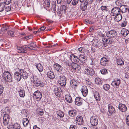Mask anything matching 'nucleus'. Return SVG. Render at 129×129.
I'll return each instance as SVG.
<instances>
[{
    "label": "nucleus",
    "mask_w": 129,
    "mask_h": 129,
    "mask_svg": "<svg viewBox=\"0 0 129 129\" xmlns=\"http://www.w3.org/2000/svg\"><path fill=\"white\" fill-rule=\"evenodd\" d=\"M69 115L71 117H74L77 115V111L74 109H72L69 111Z\"/></svg>",
    "instance_id": "obj_24"
},
{
    "label": "nucleus",
    "mask_w": 129,
    "mask_h": 129,
    "mask_svg": "<svg viewBox=\"0 0 129 129\" xmlns=\"http://www.w3.org/2000/svg\"><path fill=\"white\" fill-rule=\"evenodd\" d=\"M21 75L20 70L18 72H16L15 73L14 76L15 79L17 81H19L21 79L22 77Z\"/></svg>",
    "instance_id": "obj_11"
},
{
    "label": "nucleus",
    "mask_w": 129,
    "mask_h": 129,
    "mask_svg": "<svg viewBox=\"0 0 129 129\" xmlns=\"http://www.w3.org/2000/svg\"><path fill=\"white\" fill-rule=\"evenodd\" d=\"M94 96L96 100L97 101H99L101 98L98 92L95 91L94 93Z\"/></svg>",
    "instance_id": "obj_30"
},
{
    "label": "nucleus",
    "mask_w": 129,
    "mask_h": 129,
    "mask_svg": "<svg viewBox=\"0 0 129 129\" xmlns=\"http://www.w3.org/2000/svg\"><path fill=\"white\" fill-rule=\"evenodd\" d=\"M10 119V117L8 115L5 114L4 115L3 121L5 125H6L8 124Z\"/></svg>",
    "instance_id": "obj_18"
},
{
    "label": "nucleus",
    "mask_w": 129,
    "mask_h": 129,
    "mask_svg": "<svg viewBox=\"0 0 129 129\" xmlns=\"http://www.w3.org/2000/svg\"><path fill=\"white\" fill-rule=\"evenodd\" d=\"M5 7V10L7 12L10 11L11 10V7L10 6H8V5H6Z\"/></svg>",
    "instance_id": "obj_52"
},
{
    "label": "nucleus",
    "mask_w": 129,
    "mask_h": 129,
    "mask_svg": "<svg viewBox=\"0 0 129 129\" xmlns=\"http://www.w3.org/2000/svg\"><path fill=\"white\" fill-rule=\"evenodd\" d=\"M121 0H118L116 2V4L117 5L119 6L121 5V3H120Z\"/></svg>",
    "instance_id": "obj_60"
},
{
    "label": "nucleus",
    "mask_w": 129,
    "mask_h": 129,
    "mask_svg": "<svg viewBox=\"0 0 129 129\" xmlns=\"http://www.w3.org/2000/svg\"><path fill=\"white\" fill-rule=\"evenodd\" d=\"M117 64L119 65H122L124 64V61L121 58H119L117 59Z\"/></svg>",
    "instance_id": "obj_42"
},
{
    "label": "nucleus",
    "mask_w": 129,
    "mask_h": 129,
    "mask_svg": "<svg viewBox=\"0 0 129 129\" xmlns=\"http://www.w3.org/2000/svg\"><path fill=\"white\" fill-rule=\"evenodd\" d=\"M117 35V33L115 30H111L107 32L106 33L107 36L110 38H113Z\"/></svg>",
    "instance_id": "obj_9"
},
{
    "label": "nucleus",
    "mask_w": 129,
    "mask_h": 129,
    "mask_svg": "<svg viewBox=\"0 0 129 129\" xmlns=\"http://www.w3.org/2000/svg\"><path fill=\"white\" fill-rule=\"evenodd\" d=\"M19 94V95L21 97L23 98L25 96V91L22 88L20 89L18 91Z\"/></svg>",
    "instance_id": "obj_36"
},
{
    "label": "nucleus",
    "mask_w": 129,
    "mask_h": 129,
    "mask_svg": "<svg viewBox=\"0 0 129 129\" xmlns=\"http://www.w3.org/2000/svg\"><path fill=\"white\" fill-rule=\"evenodd\" d=\"M50 0H46L45 2V6L49 7L50 6Z\"/></svg>",
    "instance_id": "obj_47"
},
{
    "label": "nucleus",
    "mask_w": 129,
    "mask_h": 129,
    "mask_svg": "<svg viewBox=\"0 0 129 129\" xmlns=\"http://www.w3.org/2000/svg\"><path fill=\"white\" fill-rule=\"evenodd\" d=\"M120 13L119 8L115 7L113 8L111 10V14L112 15L115 16L118 15Z\"/></svg>",
    "instance_id": "obj_7"
},
{
    "label": "nucleus",
    "mask_w": 129,
    "mask_h": 129,
    "mask_svg": "<svg viewBox=\"0 0 129 129\" xmlns=\"http://www.w3.org/2000/svg\"><path fill=\"white\" fill-rule=\"evenodd\" d=\"M22 121L24 126L25 127L27 126L29 122L28 119L27 118H24Z\"/></svg>",
    "instance_id": "obj_41"
},
{
    "label": "nucleus",
    "mask_w": 129,
    "mask_h": 129,
    "mask_svg": "<svg viewBox=\"0 0 129 129\" xmlns=\"http://www.w3.org/2000/svg\"><path fill=\"white\" fill-rule=\"evenodd\" d=\"M14 129H22L20 127L19 124L18 123H15L13 125Z\"/></svg>",
    "instance_id": "obj_44"
},
{
    "label": "nucleus",
    "mask_w": 129,
    "mask_h": 129,
    "mask_svg": "<svg viewBox=\"0 0 129 129\" xmlns=\"http://www.w3.org/2000/svg\"><path fill=\"white\" fill-rule=\"evenodd\" d=\"M101 73L103 74H105L107 73V70L105 69H103L100 70Z\"/></svg>",
    "instance_id": "obj_51"
},
{
    "label": "nucleus",
    "mask_w": 129,
    "mask_h": 129,
    "mask_svg": "<svg viewBox=\"0 0 129 129\" xmlns=\"http://www.w3.org/2000/svg\"><path fill=\"white\" fill-rule=\"evenodd\" d=\"M76 127L75 126L73 125H70V129H76Z\"/></svg>",
    "instance_id": "obj_64"
},
{
    "label": "nucleus",
    "mask_w": 129,
    "mask_h": 129,
    "mask_svg": "<svg viewBox=\"0 0 129 129\" xmlns=\"http://www.w3.org/2000/svg\"><path fill=\"white\" fill-rule=\"evenodd\" d=\"M76 121L78 124H81L83 122V120L82 117L80 116H77L76 119Z\"/></svg>",
    "instance_id": "obj_21"
},
{
    "label": "nucleus",
    "mask_w": 129,
    "mask_h": 129,
    "mask_svg": "<svg viewBox=\"0 0 129 129\" xmlns=\"http://www.w3.org/2000/svg\"><path fill=\"white\" fill-rule=\"evenodd\" d=\"M54 69L57 72H61L62 70V67L58 63H55L53 66Z\"/></svg>",
    "instance_id": "obj_17"
},
{
    "label": "nucleus",
    "mask_w": 129,
    "mask_h": 129,
    "mask_svg": "<svg viewBox=\"0 0 129 129\" xmlns=\"http://www.w3.org/2000/svg\"><path fill=\"white\" fill-rule=\"evenodd\" d=\"M93 0H79L80 2H84L81 4L80 8L82 11H85L87 9V6L91 4Z\"/></svg>",
    "instance_id": "obj_2"
},
{
    "label": "nucleus",
    "mask_w": 129,
    "mask_h": 129,
    "mask_svg": "<svg viewBox=\"0 0 129 129\" xmlns=\"http://www.w3.org/2000/svg\"><path fill=\"white\" fill-rule=\"evenodd\" d=\"M63 61L66 64L68 65L69 66H70L71 64V62L66 59H64Z\"/></svg>",
    "instance_id": "obj_48"
},
{
    "label": "nucleus",
    "mask_w": 129,
    "mask_h": 129,
    "mask_svg": "<svg viewBox=\"0 0 129 129\" xmlns=\"http://www.w3.org/2000/svg\"><path fill=\"white\" fill-rule=\"evenodd\" d=\"M81 92L84 96H86L88 93L87 88L86 86H83L81 90Z\"/></svg>",
    "instance_id": "obj_23"
},
{
    "label": "nucleus",
    "mask_w": 129,
    "mask_h": 129,
    "mask_svg": "<svg viewBox=\"0 0 129 129\" xmlns=\"http://www.w3.org/2000/svg\"><path fill=\"white\" fill-rule=\"evenodd\" d=\"M47 76L51 79H53L55 77V75L53 72L51 71L48 72L47 74Z\"/></svg>",
    "instance_id": "obj_32"
},
{
    "label": "nucleus",
    "mask_w": 129,
    "mask_h": 129,
    "mask_svg": "<svg viewBox=\"0 0 129 129\" xmlns=\"http://www.w3.org/2000/svg\"><path fill=\"white\" fill-rule=\"evenodd\" d=\"M79 59H80L79 63L81 65V67L83 68V67H87V65L84 61L85 59V56L80 54L79 56Z\"/></svg>",
    "instance_id": "obj_6"
},
{
    "label": "nucleus",
    "mask_w": 129,
    "mask_h": 129,
    "mask_svg": "<svg viewBox=\"0 0 129 129\" xmlns=\"http://www.w3.org/2000/svg\"><path fill=\"white\" fill-rule=\"evenodd\" d=\"M126 25V21H123L121 23V26L122 27H124Z\"/></svg>",
    "instance_id": "obj_63"
},
{
    "label": "nucleus",
    "mask_w": 129,
    "mask_h": 129,
    "mask_svg": "<svg viewBox=\"0 0 129 129\" xmlns=\"http://www.w3.org/2000/svg\"><path fill=\"white\" fill-rule=\"evenodd\" d=\"M120 12L124 13L127 11V8L125 6H121L119 8Z\"/></svg>",
    "instance_id": "obj_31"
},
{
    "label": "nucleus",
    "mask_w": 129,
    "mask_h": 129,
    "mask_svg": "<svg viewBox=\"0 0 129 129\" xmlns=\"http://www.w3.org/2000/svg\"><path fill=\"white\" fill-rule=\"evenodd\" d=\"M80 67V66H78L77 63L73 62L71 64V70L73 72L77 71L80 70L79 67Z\"/></svg>",
    "instance_id": "obj_15"
},
{
    "label": "nucleus",
    "mask_w": 129,
    "mask_h": 129,
    "mask_svg": "<svg viewBox=\"0 0 129 129\" xmlns=\"http://www.w3.org/2000/svg\"><path fill=\"white\" fill-rule=\"evenodd\" d=\"M66 79L65 76H61L59 77L58 82L59 84L62 86H64L66 84Z\"/></svg>",
    "instance_id": "obj_5"
},
{
    "label": "nucleus",
    "mask_w": 129,
    "mask_h": 129,
    "mask_svg": "<svg viewBox=\"0 0 129 129\" xmlns=\"http://www.w3.org/2000/svg\"><path fill=\"white\" fill-rule=\"evenodd\" d=\"M8 35L11 37H14V36L13 32L11 31H10L8 32Z\"/></svg>",
    "instance_id": "obj_54"
},
{
    "label": "nucleus",
    "mask_w": 129,
    "mask_h": 129,
    "mask_svg": "<svg viewBox=\"0 0 129 129\" xmlns=\"http://www.w3.org/2000/svg\"><path fill=\"white\" fill-rule=\"evenodd\" d=\"M91 65L92 68H93L95 66V61L94 59H91Z\"/></svg>",
    "instance_id": "obj_56"
},
{
    "label": "nucleus",
    "mask_w": 129,
    "mask_h": 129,
    "mask_svg": "<svg viewBox=\"0 0 129 129\" xmlns=\"http://www.w3.org/2000/svg\"><path fill=\"white\" fill-rule=\"evenodd\" d=\"M33 38V36L31 35L28 36H26L24 37V38L26 40H28L30 39H31Z\"/></svg>",
    "instance_id": "obj_62"
},
{
    "label": "nucleus",
    "mask_w": 129,
    "mask_h": 129,
    "mask_svg": "<svg viewBox=\"0 0 129 129\" xmlns=\"http://www.w3.org/2000/svg\"><path fill=\"white\" fill-rule=\"evenodd\" d=\"M31 78V81L35 86L42 87L44 86L45 83L41 81H40L36 76L33 75Z\"/></svg>",
    "instance_id": "obj_1"
},
{
    "label": "nucleus",
    "mask_w": 129,
    "mask_h": 129,
    "mask_svg": "<svg viewBox=\"0 0 129 129\" xmlns=\"http://www.w3.org/2000/svg\"><path fill=\"white\" fill-rule=\"evenodd\" d=\"M95 83L97 84H101L102 81L99 78H96L95 79Z\"/></svg>",
    "instance_id": "obj_43"
},
{
    "label": "nucleus",
    "mask_w": 129,
    "mask_h": 129,
    "mask_svg": "<svg viewBox=\"0 0 129 129\" xmlns=\"http://www.w3.org/2000/svg\"><path fill=\"white\" fill-rule=\"evenodd\" d=\"M26 48H29L31 50H36V46L34 43H31L28 46H26Z\"/></svg>",
    "instance_id": "obj_26"
},
{
    "label": "nucleus",
    "mask_w": 129,
    "mask_h": 129,
    "mask_svg": "<svg viewBox=\"0 0 129 129\" xmlns=\"http://www.w3.org/2000/svg\"><path fill=\"white\" fill-rule=\"evenodd\" d=\"M126 124L128 125H129V116H127L126 120Z\"/></svg>",
    "instance_id": "obj_61"
},
{
    "label": "nucleus",
    "mask_w": 129,
    "mask_h": 129,
    "mask_svg": "<svg viewBox=\"0 0 129 129\" xmlns=\"http://www.w3.org/2000/svg\"><path fill=\"white\" fill-rule=\"evenodd\" d=\"M34 95L35 96L34 97H35L37 101L40 100L42 97V93L38 90L35 92L34 93Z\"/></svg>",
    "instance_id": "obj_12"
},
{
    "label": "nucleus",
    "mask_w": 129,
    "mask_h": 129,
    "mask_svg": "<svg viewBox=\"0 0 129 129\" xmlns=\"http://www.w3.org/2000/svg\"><path fill=\"white\" fill-rule=\"evenodd\" d=\"M4 89L3 86L0 84V95L1 94L3 93Z\"/></svg>",
    "instance_id": "obj_58"
},
{
    "label": "nucleus",
    "mask_w": 129,
    "mask_h": 129,
    "mask_svg": "<svg viewBox=\"0 0 129 129\" xmlns=\"http://www.w3.org/2000/svg\"><path fill=\"white\" fill-rule=\"evenodd\" d=\"M70 58L71 61L73 62H79L80 59H79V57L74 54L71 55Z\"/></svg>",
    "instance_id": "obj_13"
},
{
    "label": "nucleus",
    "mask_w": 129,
    "mask_h": 129,
    "mask_svg": "<svg viewBox=\"0 0 129 129\" xmlns=\"http://www.w3.org/2000/svg\"><path fill=\"white\" fill-rule=\"evenodd\" d=\"M26 46H25V47L23 46L22 47H18L17 46V49L18 50V53H25L26 52Z\"/></svg>",
    "instance_id": "obj_16"
},
{
    "label": "nucleus",
    "mask_w": 129,
    "mask_h": 129,
    "mask_svg": "<svg viewBox=\"0 0 129 129\" xmlns=\"http://www.w3.org/2000/svg\"><path fill=\"white\" fill-rule=\"evenodd\" d=\"M118 109L121 111L122 112H125L127 109V107L125 105L121 103L119 104Z\"/></svg>",
    "instance_id": "obj_14"
},
{
    "label": "nucleus",
    "mask_w": 129,
    "mask_h": 129,
    "mask_svg": "<svg viewBox=\"0 0 129 129\" xmlns=\"http://www.w3.org/2000/svg\"><path fill=\"white\" fill-rule=\"evenodd\" d=\"M70 84L71 87L75 88L77 86V82L74 80H72L71 81Z\"/></svg>",
    "instance_id": "obj_37"
},
{
    "label": "nucleus",
    "mask_w": 129,
    "mask_h": 129,
    "mask_svg": "<svg viewBox=\"0 0 129 129\" xmlns=\"http://www.w3.org/2000/svg\"><path fill=\"white\" fill-rule=\"evenodd\" d=\"M79 0H73L72 2V4L73 5H76L78 2Z\"/></svg>",
    "instance_id": "obj_55"
},
{
    "label": "nucleus",
    "mask_w": 129,
    "mask_h": 129,
    "mask_svg": "<svg viewBox=\"0 0 129 129\" xmlns=\"http://www.w3.org/2000/svg\"><path fill=\"white\" fill-rule=\"evenodd\" d=\"M96 15L100 16H103V15H102V12L101 10L99 9L97 12L96 13Z\"/></svg>",
    "instance_id": "obj_50"
},
{
    "label": "nucleus",
    "mask_w": 129,
    "mask_h": 129,
    "mask_svg": "<svg viewBox=\"0 0 129 129\" xmlns=\"http://www.w3.org/2000/svg\"><path fill=\"white\" fill-rule=\"evenodd\" d=\"M6 5L3 2L0 3V12H2L4 10Z\"/></svg>",
    "instance_id": "obj_39"
},
{
    "label": "nucleus",
    "mask_w": 129,
    "mask_h": 129,
    "mask_svg": "<svg viewBox=\"0 0 129 129\" xmlns=\"http://www.w3.org/2000/svg\"><path fill=\"white\" fill-rule=\"evenodd\" d=\"M111 19L109 15H107L105 16V18L104 19V22H107L108 21L110 22Z\"/></svg>",
    "instance_id": "obj_40"
},
{
    "label": "nucleus",
    "mask_w": 129,
    "mask_h": 129,
    "mask_svg": "<svg viewBox=\"0 0 129 129\" xmlns=\"http://www.w3.org/2000/svg\"><path fill=\"white\" fill-rule=\"evenodd\" d=\"M56 113L58 118H62L63 117L64 115V113L60 110L57 111Z\"/></svg>",
    "instance_id": "obj_34"
},
{
    "label": "nucleus",
    "mask_w": 129,
    "mask_h": 129,
    "mask_svg": "<svg viewBox=\"0 0 129 129\" xmlns=\"http://www.w3.org/2000/svg\"><path fill=\"white\" fill-rule=\"evenodd\" d=\"M65 97L66 101L68 103H70L72 102V97L69 93L66 94Z\"/></svg>",
    "instance_id": "obj_25"
},
{
    "label": "nucleus",
    "mask_w": 129,
    "mask_h": 129,
    "mask_svg": "<svg viewBox=\"0 0 129 129\" xmlns=\"http://www.w3.org/2000/svg\"><path fill=\"white\" fill-rule=\"evenodd\" d=\"M101 10L103 11L104 12H108V9L106 6H102L101 7Z\"/></svg>",
    "instance_id": "obj_45"
},
{
    "label": "nucleus",
    "mask_w": 129,
    "mask_h": 129,
    "mask_svg": "<svg viewBox=\"0 0 129 129\" xmlns=\"http://www.w3.org/2000/svg\"><path fill=\"white\" fill-rule=\"evenodd\" d=\"M11 0H4V2H3L6 5H8L11 2Z\"/></svg>",
    "instance_id": "obj_57"
},
{
    "label": "nucleus",
    "mask_w": 129,
    "mask_h": 129,
    "mask_svg": "<svg viewBox=\"0 0 129 129\" xmlns=\"http://www.w3.org/2000/svg\"><path fill=\"white\" fill-rule=\"evenodd\" d=\"M51 4V6L52 8H53L54 9H55L56 6L55 2L52 1Z\"/></svg>",
    "instance_id": "obj_49"
},
{
    "label": "nucleus",
    "mask_w": 129,
    "mask_h": 129,
    "mask_svg": "<svg viewBox=\"0 0 129 129\" xmlns=\"http://www.w3.org/2000/svg\"><path fill=\"white\" fill-rule=\"evenodd\" d=\"M120 83L121 81L119 79H115L112 81L111 84L115 87L117 88L119 87Z\"/></svg>",
    "instance_id": "obj_10"
},
{
    "label": "nucleus",
    "mask_w": 129,
    "mask_h": 129,
    "mask_svg": "<svg viewBox=\"0 0 129 129\" xmlns=\"http://www.w3.org/2000/svg\"><path fill=\"white\" fill-rule=\"evenodd\" d=\"M109 112L110 113H114L115 112L114 108L111 105L109 104L108 105Z\"/></svg>",
    "instance_id": "obj_27"
},
{
    "label": "nucleus",
    "mask_w": 129,
    "mask_h": 129,
    "mask_svg": "<svg viewBox=\"0 0 129 129\" xmlns=\"http://www.w3.org/2000/svg\"><path fill=\"white\" fill-rule=\"evenodd\" d=\"M83 103V101L82 99L79 97H77L75 101V105L78 106L81 105Z\"/></svg>",
    "instance_id": "obj_22"
},
{
    "label": "nucleus",
    "mask_w": 129,
    "mask_h": 129,
    "mask_svg": "<svg viewBox=\"0 0 129 129\" xmlns=\"http://www.w3.org/2000/svg\"><path fill=\"white\" fill-rule=\"evenodd\" d=\"M115 16V19L117 22L120 20L122 18V15L120 14V13L119 14Z\"/></svg>",
    "instance_id": "obj_38"
},
{
    "label": "nucleus",
    "mask_w": 129,
    "mask_h": 129,
    "mask_svg": "<svg viewBox=\"0 0 129 129\" xmlns=\"http://www.w3.org/2000/svg\"><path fill=\"white\" fill-rule=\"evenodd\" d=\"M86 67H83V68L81 67L84 70V73L86 74L89 77L92 76L94 73V72L93 70L91 68H87Z\"/></svg>",
    "instance_id": "obj_4"
},
{
    "label": "nucleus",
    "mask_w": 129,
    "mask_h": 129,
    "mask_svg": "<svg viewBox=\"0 0 129 129\" xmlns=\"http://www.w3.org/2000/svg\"><path fill=\"white\" fill-rule=\"evenodd\" d=\"M62 91L60 87H57L54 88V92L55 95L57 96H59L61 94Z\"/></svg>",
    "instance_id": "obj_19"
},
{
    "label": "nucleus",
    "mask_w": 129,
    "mask_h": 129,
    "mask_svg": "<svg viewBox=\"0 0 129 129\" xmlns=\"http://www.w3.org/2000/svg\"><path fill=\"white\" fill-rule=\"evenodd\" d=\"M2 76L4 80L7 82H10L13 81L12 76L8 71H5L3 73Z\"/></svg>",
    "instance_id": "obj_3"
},
{
    "label": "nucleus",
    "mask_w": 129,
    "mask_h": 129,
    "mask_svg": "<svg viewBox=\"0 0 129 129\" xmlns=\"http://www.w3.org/2000/svg\"><path fill=\"white\" fill-rule=\"evenodd\" d=\"M129 33V31L126 29H123L121 30V34L124 37L126 36Z\"/></svg>",
    "instance_id": "obj_33"
},
{
    "label": "nucleus",
    "mask_w": 129,
    "mask_h": 129,
    "mask_svg": "<svg viewBox=\"0 0 129 129\" xmlns=\"http://www.w3.org/2000/svg\"><path fill=\"white\" fill-rule=\"evenodd\" d=\"M108 60L106 58L104 57L101 58V65L103 66H106V64L108 63Z\"/></svg>",
    "instance_id": "obj_29"
},
{
    "label": "nucleus",
    "mask_w": 129,
    "mask_h": 129,
    "mask_svg": "<svg viewBox=\"0 0 129 129\" xmlns=\"http://www.w3.org/2000/svg\"><path fill=\"white\" fill-rule=\"evenodd\" d=\"M99 41H98L97 40H94L92 41V45L95 47H96L98 46L99 45H101L103 47H105L107 45L106 44H103V45L102 44H101L100 43H99Z\"/></svg>",
    "instance_id": "obj_20"
},
{
    "label": "nucleus",
    "mask_w": 129,
    "mask_h": 129,
    "mask_svg": "<svg viewBox=\"0 0 129 129\" xmlns=\"http://www.w3.org/2000/svg\"><path fill=\"white\" fill-rule=\"evenodd\" d=\"M85 23L87 24H91L93 23L92 22L88 19L85 20Z\"/></svg>",
    "instance_id": "obj_53"
},
{
    "label": "nucleus",
    "mask_w": 129,
    "mask_h": 129,
    "mask_svg": "<svg viewBox=\"0 0 129 129\" xmlns=\"http://www.w3.org/2000/svg\"><path fill=\"white\" fill-rule=\"evenodd\" d=\"M20 70L21 77L24 79H26L28 78L27 73L22 69Z\"/></svg>",
    "instance_id": "obj_28"
},
{
    "label": "nucleus",
    "mask_w": 129,
    "mask_h": 129,
    "mask_svg": "<svg viewBox=\"0 0 129 129\" xmlns=\"http://www.w3.org/2000/svg\"><path fill=\"white\" fill-rule=\"evenodd\" d=\"M90 122L92 125L96 126L98 123V120L97 117L94 116H92L90 118Z\"/></svg>",
    "instance_id": "obj_8"
},
{
    "label": "nucleus",
    "mask_w": 129,
    "mask_h": 129,
    "mask_svg": "<svg viewBox=\"0 0 129 129\" xmlns=\"http://www.w3.org/2000/svg\"><path fill=\"white\" fill-rule=\"evenodd\" d=\"M113 42V41L111 39H107V43L109 44H111Z\"/></svg>",
    "instance_id": "obj_59"
},
{
    "label": "nucleus",
    "mask_w": 129,
    "mask_h": 129,
    "mask_svg": "<svg viewBox=\"0 0 129 129\" xmlns=\"http://www.w3.org/2000/svg\"><path fill=\"white\" fill-rule=\"evenodd\" d=\"M36 66L37 68L40 72L42 71L43 70V66L40 63L36 64Z\"/></svg>",
    "instance_id": "obj_35"
},
{
    "label": "nucleus",
    "mask_w": 129,
    "mask_h": 129,
    "mask_svg": "<svg viewBox=\"0 0 129 129\" xmlns=\"http://www.w3.org/2000/svg\"><path fill=\"white\" fill-rule=\"evenodd\" d=\"M110 85L109 84H105L103 85V88L105 90H108L110 88Z\"/></svg>",
    "instance_id": "obj_46"
}]
</instances>
